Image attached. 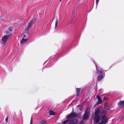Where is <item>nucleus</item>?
<instances>
[{"mask_svg": "<svg viewBox=\"0 0 124 124\" xmlns=\"http://www.w3.org/2000/svg\"><path fill=\"white\" fill-rule=\"evenodd\" d=\"M105 110H101L99 109H97L95 111L93 117L94 122L95 124L98 123L101 120L99 124H106L108 121V119L105 114Z\"/></svg>", "mask_w": 124, "mask_h": 124, "instance_id": "obj_1", "label": "nucleus"}, {"mask_svg": "<svg viewBox=\"0 0 124 124\" xmlns=\"http://www.w3.org/2000/svg\"><path fill=\"white\" fill-rule=\"evenodd\" d=\"M63 124H79V123L77 119H74L72 120H68L62 122Z\"/></svg>", "mask_w": 124, "mask_h": 124, "instance_id": "obj_2", "label": "nucleus"}, {"mask_svg": "<svg viewBox=\"0 0 124 124\" xmlns=\"http://www.w3.org/2000/svg\"><path fill=\"white\" fill-rule=\"evenodd\" d=\"M90 109L87 108L85 110V112L83 116V119H87L90 116Z\"/></svg>", "mask_w": 124, "mask_h": 124, "instance_id": "obj_3", "label": "nucleus"}, {"mask_svg": "<svg viewBox=\"0 0 124 124\" xmlns=\"http://www.w3.org/2000/svg\"><path fill=\"white\" fill-rule=\"evenodd\" d=\"M77 116V114L75 112L71 113L70 114L68 115L67 117V119H70L72 118Z\"/></svg>", "mask_w": 124, "mask_h": 124, "instance_id": "obj_4", "label": "nucleus"}, {"mask_svg": "<svg viewBox=\"0 0 124 124\" xmlns=\"http://www.w3.org/2000/svg\"><path fill=\"white\" fill-rule=\"evenodd\" d=\"M9 36L10 35L9 34L4 36L2 38V40L4 42H7Z\"/></svg>", "mask_w": 124, "mask_h": 124, "instance_id": "obj_5", "label": "nucleus"}, {"mask_svg": "<svg viewBox=\"0 0 124 124\" xmlns=\"http://www.w3.org/2000/svg\"><path fill=\"white\" fill-rule=\"evenodd\" d=\"M32 25V21H30L28 24L25 30V32H28L29 29L31 27V26Z\"/></svg>", "mask_w": 124, "mask_h": 124, "instance_id": "obj_6", "label": "nucleus"}, {"mask_svg": "<svg viewBox=\"0 0 124 124\" xmlns=\"http://www.w3.org/2000/svg\"><path fill=\"white\" fill-rule=\"evenodd\" d=\"M6 34L8 35L9 34L10 35V34L12 33V30L11 28H9L8 30L5 31Z\"/></svg>", "mask_w": 124, "mask_h": 124, "instance_id": "obj_7", "label": "nucleus"}, {"mask_svg": "<svg viewBox=\"0 0 124 124\" xmlns=\"http://www.w3.org/2000/svg\"><path fill=\"white\" fill-rule=\"evenodd\" d=\"M26 37V38L29 39L30 38V35L28 32H25L24 33L23 38H24Z\"/></svg>", "mask_w": 124, "mask_h": 124, "instance_id": "obj_8", "label": "nucleus"}, {"mask_svg": "<svg viewBox=\"0 0 124 124\" xmlns=\"http://www.w3.org/2000/svg\"><path fill=\"white\" fill-rule=\"evenodd\" d=\"M118 105L120 107H122L124 106V101H121L119 102L118 103Z\"/></svg>", "mask_w": 124, "mask_h": 124, "instance_id": "obj_9", "label": "nucleus"}, {"mask_svg": "<svg viewBox=\"0 0 124 124\" xmlns=\"http://www.w3.org/2000/svg\"><path fill=\"white\" fill-rule=\"evenodd\" d=\"M96 99L98 100V103H102V101L101 100V98L98 95L97 96Z\"/></svg>", "mask_w": 124, "mask_h": 124, "instance_id": "obj_10", "label": "nucleus"}, {"mask_svg": "<svg viewBox=\"0 0 124 124\" xmlns=\"http://www.w3.org/2000/svg\"><path fill=\"white\" fill-rule=\"evenodd\" d=\"M103 77L102 75H100L98 76L97 78V80L98 81H100L103 78Z\"/></svg>", "mask_w": 124, "mask_h": 124, "instance_id": "obj_11", "label": "nucleus"}, {"mask_svg": "<svg viewBox=\"0 0 124 124\" xmlns=\"http://www.w3.org/2000/svg\"><path fill=\"white\" fill-rule=\"evenodd\" d=\"M28 39V38L24 39L23 38V39L21 40V43L22 44L24 43L27 41Z\"/></svg>", "mask_w": 124, "mask_h": 124, "instance_id": "obj_12", "label": "nucleus"}, {"mask_svg": "<svg viewBox=\"0 0 124 124\" xmlns=\"http://www.w3.org/2000/svg\"><path fill=\"white\" fill-rule=\"evenodd\" d=\"M49 112L50 115H55V112H53L52 110H50L49 111Z\"/></svg>", "mask_w": 124, "mask_h": 124, "instance_id": "obj_13", "label": "nucleus"}, {"mask_svg": "<svg viewBox=\"0 0 124 124\" xmlns=\"http://www.w3.org/2000/svg\"><path fill=\"white\" fill-rule=\"evenodd\" d=\"M58 21L57 18V17L56 20L55 22V29H56V28H57V27L58 24Z\"/></svg>", "mask_w": 124, "mask_h": 124, "instance_id": "obj_14", "label": "nucleus"}, {"mask_svg": "<svg viewBox=\"0 0 124 124\" xmlns=\"http://www.w3.org/2000/svg\"><path fill=\"white\" fill-rule=\"evenodd\" d=\"M76 90L77 95L78 96L79 95V93L80 91V89L77 88Z\"/></svg>", "mask_w": 124, "mask_h": 124, "instance_id": "obj_15", "label": "nucleus"}, {"mask_svg": "<svg viewBox=\"0 0 124 124\" xmlns=\"http://www.w3.org/2000/svg\"><path fill=\"white\" fill-rule=\"evenodd\" d=\"M46 123V121L44 120H42L39 123L40 124H45Z\"/></svg>", "mask_w": 124, "mask_h": 124, "instance_id": "obj_16", "label": "nucleus"}, {"mask_svg": "<svg viewBox=\"0 0 124 124\" xmlns=\"http://www.w3.org/2000/svg\"><path fill=\"white\" fill-rule=\"evenodd\" d=\"M36 19L35 18H33L32 21H32V24H33V23H34L36 22Z\"/></svg>", "mask_w": 124, "mask_h": 124, "instance_id": "obj_17", "label": "nucleus"}, {"mask_svg": "<svg viewBox=\"0 0 124 124\" xmlns=\"http://www.w3.org/2000/svg\"><path fill=\"white\" fill-rule=\"evenodd\" d=\"M32 116H31V120H30V124H32Z\"/></svg>", "mask_w": 124, "mask_h": 124, "instance_id": "obj_18", "label": "nucleus"}, {"mask_svg": "<svg viewBox=\"0 0 124 124\" xmlns=\"http://www.w3.org/2000/svg\"><path fill=\"white\" fill-rule=\"evenodd\" d=\"M98 72H99V74H100V75H102V71H99Z\"/></svg>", "mask_w": 124, "mask_h": 124, "instance_id": "obj_19", "label": "nucleus"}, {"mask_svg": "<svg viewBox=\"0 0 124 124\" xmlns=\"http://www.w3.org/2000/svg\"><path fill=\"white\" fill-rule=\"evenodd\" d=\"M8 118V116L5 119V121L7 123Z\"/></svg>", "mask_w": 124, "mask_h": 124, "instance_id": "obj_20", "label": "nucleus"}, {"mask_svg": "<svg viewBox=\"0 0 124 124\" xmlns=\"http://www.w3.org/2000/svg\"><path fill=\"white\" fill-rule=\"evenodd\" d=\"M99 0H96V4L97 6Z\"/></svg>", "mask_w": 124, "mask_h": 124, "instance_id": "obj_21", "label": "nucleus"}, {"mask_svg": "<svg viewBox=\"0 0 124 124\" xmlns=\"http://www.w3.org/2000/svg\"><path fill=\"white\" fill-rule=\"evenodd\" d=\"M84 124V121L83 120H82L80 122V124Z\"/></svg>", "mask_w": 124, "mask_h": 124, "instance_id": "obj_22", "label": "nucleus"}, {"mask_svg": "<svg viewBox=\"0 0 124 124\" xmlns=\"http://www.w3.org/2000/svg\"><path fill=\"white\" fill-rule=\"evenodd\" d=\"M104 101L106 99V98L105 97H104L103 98Z\"/></svg>", "mask_w": 124, "mask_h": 124, "instance_id": "obj_23", "label": "nucleus"}, {"mask_svg": "<svg viewBox=\"0 0 124 124\" xmlns=\"http://www.w3.org/2000/svg\"><path fill=\"white\" fill-rule=\"evenodd\" d=\"M62 0H60V2Z\"/></svg>", "mask_w": 124, "mask_h": 124, "instance_id": "obj_24", "label": "nucleus"}, {"mask_svg": "<svg viewBox=\"0 0 124 124\" xmlns=\"http://www.w3.org/2000/svg\"><path fill=\"white\" fill-rule=\"evenodd\" d=\"M96 68H97V66L96 65Z\"/></svg>", "mask_w": 124, "mask_h": 124, "instance_id": "obj_25", "label": "nucleus"}]
</instances>
